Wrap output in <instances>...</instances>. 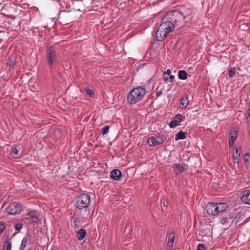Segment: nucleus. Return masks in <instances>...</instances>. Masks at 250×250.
Segmentation results:
<instances>
[{"label":"nucleus","instance_id":"aec40b11","mask_svg":"<svg viewBox=\"0 0 250 250\" xmlns=\"http://www.w3.org/2000/svg\"><path fill=\"white\" fill-rule=\"evenodd\" d=\"M12 244L10 239H6L4 243L2 250H11Z\"/></svg>","mask_w":250,"mask_h":250},{"label":"nucleus","instance_id":"72a5a7b5","mask_svg":"<svg viewBox=\"0 0 250 250\" xmlns=\"http://www.w3.org/2000/svg\"><path fill=\"white\" fill-rule=\"evenodd\" d=\"M74 227L76 228H78L79 226L78 224V219L76 218L74 221Z\"/></svg>","mask_w":250,"mask_h":250},{"label":"nucleus","instance_id":"0eeeda50","mask_svg":"<svg viewBox=\"0 0 250 250\" xmlns=\"http://www.w3.org/2000/svg\"><path fill=\"white\" fill-rule=\"evenodd\" d=\"M185 117L181 114H176L171 121L169 126L171 128H174L180 125L181 122L184 120Z\"/></svg>","mask_w":250,"mask_h":250},{"label":"nucleus","instance_id":"9d476101","mask_svg":"<svg viewBox=\"0 0 250 250\" xmlns=\"http://www.w3.org/2000/svg\"><path fill=\"white\" fill-rule=\"evenodd\" d=\"M167 237L168 238L167 243V248L169 249H172L173 247L174 243L175 240V234L174 231H172L167 234Z\"/></svg>","mask_w":250,"mask_h":250},{"label":"nucleus","instance_id":"dca6fc26","mask_svg":"<svg viewBox=\"0 0 250 250\" xmlns=\"http://www.w3.org/2000/svg\"><path fill=\"white\" fill-rule=\"evenodd\" d=\"M31 218H32L33 221L34 223H37L39 221L37 215V211L35 210H32L29 211L27 214Z\"/></svg>","mask_w":250,"mask_h":250},{"label":"nucleus","instance_id":"9b49d317","mask_svg":"<svg viewBox=\"0 0 250 250\" xmlns=\"http://www.w3.org/2000/svg\"><path fill=\"white\" fill-rule=\"evenodd\" d=\"M237 137V132L236 131L232 130L230 131L229 138V146L230 148L232 147L234 141Z\"/></svg>","mask_w":250,"mask_h":250},{"label":"nucleus","instance_id":"bb28decb","mask_svg":"<svg viewBox=\"0 0 250 250\" xmlns=\"http://www.w3.org/2000/svg\"><path fill=\"white\" fill-rule=\"evenodd\" d=\"M23 227V224L17 223L15 225V229L16 231H19Z\"/></svg>","mask_w":250,"mask_h":250},{"label":"nucleus","instance_id":"c9c22d12","mask_svg":"<svg viewBox=\"0 0 250 250\" xmlns=\"http://www.w3.org/2000/svg\"><path fill=\"white\" fill-rule=\"evenodd\" d=\"M175 77L174 75H170L169 76V81L170 82H173V79H174Z\"/></svg>","mask_w":250,"mask_h":250},{"label":"nucleus","instance_id":"c85d7f7f","mask_svg":"<svg viewBox=\"0 0 250 250\" xmlns=\"http://www.w3.org/2000/svg\"><path fill=\"white\" fill-rule=\"evenodd\" d=\"M85 91L87 95H88L90 97H92L94 95V92L92 89H89L88 87L85 88Z\"/></svg>","mask_w":250,"mask_h":250},{"label":"nucleus","instance_id":"2f4dec72","mask_svg":"<svg viewBox=\"0 0 250 250\" xmlns=\"http://www.w3.org/2000/svg\"><path fill=\"white\" fill-rule=\"evenodd\" d=\"M11 153H12V155L13 156H16V155H17L18 154V150L16 148V147L13 148V149L12 150Z\"/></svg>","mask_w":250,"mask_h":250},{"label":"nucleus","instance_id":"f704fd0d","mask_svg":"<svg viewBox=\"0 0 250 250\" xmlns=\"http://www.w3.org/2000/svg\"><path fill=\"white\" fill-rule=\"evenodd\" d=\"M226 219L227 218H222L221 219H220V223L223 225L224 224L226 223Z\"/></svg>","mask_w":250,"mask_h":250},{"label":"nucleus","instance_id":"a211bd4d","mask_svg":"<svg viewBox=\"0 0 250 250\" xmlns=\"http://www.w3.org/2000/svg\"><path fill=\"white\" fill-rule=\"evenodd\" d=\"M187 135V132H183L182 131H179L176 134L175 140H183L186 138Z\"/></svg>","mask_w":250,"mask_h":250},{"label":"nucleus","instance_id":"20e7f679","mask_svg":"<svg viewBox=\"0 0 250 250\" xmlns=\"http://www.w3.org/2000/svg\"><path fill=\"white\" fill-rule=\"evenodd\" d=\"M90 202V196L86 194H82L77 198L76 207L80 210L86 208L89 206Z\"/></svg>","mask_w":250,"mask_h":250},{"label":"nucleus","instance_id":"2eb2a0df","mask_svg":"<svg viewBox=\"0 0 250 250\" xmlns=\"http://www.w3.org/2000/svg\"><path fill=\"white\" fill-rule=\"evenodd\" d=\"M87 234L86 231L85 229H81L79 230L76 234L77 238L79 240H83L86 236Z\"/></svg>","mask_w":250,"mask_h":250},{"label":"nucleus","instance_id":"a878e982","mask_svg":"<svg viewBox=\"0 0 250 250\" xmlns=\"http://www.w3.org/2000/svg\"><path fill=\"white\" fill-rule=\"evenodd\" d=\"M236 72L235 68H231L229 72V76L230 78L233 77Z\"/></svg>","mask_w":250,"mask_h":250},{"label":"nucleus","instance_id":"6ab92c4d","mask_svg":"<svg viewBox=\"0 0 250 250\" xmlns=\"http://www.w3.org/2000/svg\"><path fill=\"white\" fill-rule=\"evenodd\" d=\"M235 148V152L233 153L232 155V157L234 160H237V163H238L240 157V152H239V151L241 150V148L237 147Z\"/></svg>","mask_w":250,"mask_h":250},{"label":"nucleus","instance_id":"e433bc0d","mask_svg":"<svg viewBox=\"0 0 250 250\" xmlns=\"http://www.w3.org/2000/svg\"><path fill=\"white\" fill-rule=\"evenodd\" d=\"M171 73V71L170 69H168L167 70V71L164 72V74H167L168 75H170Z\"/></svg>","mask_w":250,"mask_h":250},{"label":"nucleus","instance_id":"4be33fe9","mask_svg":"<svg viewBox=\"0 0 250 250\" xmlns=\"http://www.w3.org/2000/svg\"><path fill=\"white\" fill-rule=\"evenodd\" d=\"M28 238L27 237H25L23 238L21 243V244L19 250H24L27 244Z\"/></svg>","mask_w":250,"mask_h":250},{"label":"nucleus","instance_id":"5701e85b","mask_svg":"<svg viewBox=\"0 0 250 250\" xmlns=\"http://www.w3.org/2000/svg\"><path fill=\"white\" fill-rule=\"evenodd\" d=\"M244 162L246 166H250V154L249 153L245 154Z\"/></svg>","mask_w":250,"mask_h":250},{"label":"nucleus","instance_id":"b1692460","mask_svg":"<svg viewBox=\"0 0 250 250\" xmlns=\"http://www.w3.org/2000/svg\"><path fill=\"white\" fill-rule=\"evenodd\" d=\"M7 64L9 65V67L10 69H13L16 65V62L15 61V60H13L11 58H9L7 61Z\"/></svg>","mask_w":250,"mask_h":250},{"label":"nucleus","instance_id":"f3484780","mask_svg":"<svg viewBox=\"0 0 250 250\" xmlns=\"http://www.w3.org/2000/svg\"><path fill=\"white\" fill-rule=\"evenodd\" d=\"M189 102V100L188 99V95H186L185 97L181 98L180 104L184 108L187 107V106L188 105Z\"/></svg>","mask_w":250,"mask_h":250},{"label":"nucleus","instance_id":"412c9836","mask_svg":"<svg viewBox=\"0 0 250 250\" xmlns=\"http://www.w3.org/2000/svg\"><path fill=\"white\" fill-rule=\"evenodd\" d=\"M178 77L179 79L186 80L187 79V74L185 70H180L178 71Z\"/></svg>","mask_w":250,"mask_h":250},{"label":"nucleus","instance_id":"7ed1b4c3","mask_svg":"<svg viewBox=\"0 0 250 250\" xmlns=\"http://www.w3.org/2000/svg\"><path fill=\"white\" fill-rule=\"evenodd\" d=\"M47 63L50 69L55 66L57 61V53L55 48L53 46H49L46 49Z\"/></svg>","mask_w":250,"mask_h":250},{"label":"nucleus","instance_id":"a19ab883","mask_svg":"<svg viewBox=\"0 0 250 250\" xmlns=\"http://www.w3.org/2000/svg\"><path fill=\"white\" fill-rule=\"evenodd\" d=\"M31 250V249H28V250Z\"/></svg>","mask_w":250,"mask_h":250},{"label":"nucleus","instance_id":"c756f323","mask_svg":"<svg viewBox=\"0 0 250 250\" xmlns=\"http://www.w3.org/2000/svg\"><path fill=\"white\" fill-rule=\"evenodd\" d=\"M247 116L246 118L247 123L250 124V107L247 109Z\"/></svg>","mask_w":250,"mask_h":250},{"label":"nucleus","instance_id":"423d86ee","mask_svg":"<svg viewBox=\"0 0 250 250\" xmlns=\"http://www.w3.org/2000/svg\"><path fill=\"white\" fill-rule=\"evenodd\" d=\"M205 210L209 215L214 216L218 214V212H217L216 203L213 202L208 203L205 207Z\"/></svg>","mask_w":250,"mask_h":250},{"label":"nucleus","instance_id":"ea45409f","mask_svg":"<svg viewBox=\"0 0 250 250\" xmlns=\"http://www.w3.org/2000/svg\"><path fill=\"white\" fill-rule=\"evenodd\" d=\"M43 27L44 28H47L46 26H44Z\"/></svg>","mask_w":250,"mask_h":250},{"label":"nucleus","instance_id":"58836bf2","mask_svg":"<svg viewBox=\"0 0 250 250\" xmlns=\"http://www.w3.org/2000/svg\"><path fill=\"white\" fill-rule=\"evenodd\" d=\"M168 77H165L164 80L165 81L167 82L168 80Z\"/></svg>","mask_w":250,"mask_h":250},{"label":"nucleus","instance_id":"393cba45","mask_svg":"<svg viewBox=\"0 0 250 250\" xmlns=\"http://www.w3.org/2000/svg\"><path fill=\"white\" fill-rule=\"evenodd\" d=\"M110 129V126L109 125L104 126V127L102 128V133L103 135L107 134Z\"/></svg>","mask_w":250,"mask_h":250},{"label":"nucleus","instance_id":"cd10ccee","mask_svg":"<svg viewBox=\"0 0 250 250\" xmlns=\"http://www.w3.org/2000/svg\"><path fill=\"white\" fill-rule=\"evenodd\" d=\"M6 228L5 224L4 222H0V234H1Z\"/></svg>","mask_w":250,"mask_h":250},{"label":"nucleus","instance_id":"f03ea898","mask_svg":"<svg viewBox=\"0 0 250 250\" xmlns=\"http://www.w3.org/2000/svg\"><path fill=\"white\" fill-rule=\"evenodd\" d=\"M146 86H139L133 88L127 95L128 103L134 104L143 99L146 93Z\"/></svg>","mask_w":250,"mask_h":250},{"label":"nucleus","instance_id":"6e6552de","mask_svg":"<svg viewBox=\"0 0 250 250\" xmlns=\"http://www.w3.org/2000/svg\"><path fill=\"white\" fill-rule=\"evenodd\" d=\"M165 139L162 136L159 135L156 137H151L149 138L148 144L150 146L159 145L163 144Z\"/></svg>","mask_w":250,"mask_h":250},{"label":"nucleus","instance_id":"473e14b6","mask_svg":"<svg viewBox=\"0 0 250 250\" xmlns=\"http://www.w3.org/2000/svg\"><path fill=\"white\" fill-rule=\"evenodd\" d=\"M159 88V87H158L156 88V95L157 97L160 96L161 95V94H162V89H160V90H158Z\"/></svg>","mask_w":250,"mask_h":250},{"label":"nucleus","instance_id":"4c0bfd02","mask_svg":"<svg viewBox=\"0 0 250 250\" xmlns=\"http://www.w3.org/2000/svg\"><path fill=\"white\" fill-rule=\"evenodd\" d=\"M163 206L165 207H167L168 205V202L167 201H165L163 202Z\"/></svg>","mask_w":250,"mask_h":250},{"label":"nucleus","instance_id":"ddd939ff","mask_svg":"<svg viewBox=\"0 0 250 250\" xmlns=\"http://www.w3.org/2000/svg\"><path fill=\"white\" fill-rule=\"evenodd\" d=\"M122 173L118 169H114L110 172V178L114 180L119 181L122 177Z\"/></svg>","mask_w":250,"mask_h":250},{"label":"nucleus","instance_id":"f8f14e48","mask_svg":"<svg viewBox=\"0 0 250 250\" xmlns=\"http://www.w3.org/2000/svg\"><path fill=\"white\" fill-rule=\"evenodd\" d=\"M241 197L242 201L246 204L250 205V190H246L243 192Z\"/></svg>","mask_w":250,"mask_h":250},{"label":"nucleus","instance_id":"4468645a","mask_svg":"<svg viewBox=\"0 0 250 250\" xmlns=\"http://www.w3.org/2000/svg\"><path fill=\"white\" fill-rule=\"evenodd\" d=\"M217 212H218V214L222 213L228 208V205L226 203H216Z\"/></svg>","mask_w":250,"mask_h":250},{"label":"nucleus","instance_id":"39448f33","mask_svg":"<svg viewBox=\"0 0 250 250\" xmlns=\"http://www.w3.org/2000/svg\"><path fill=\"white\" fill-rule=\"evenodd\" d=\"M6 212L9 215H15L20 214L22 211V207L20 203L14 202L10 203L6 208Z\"/></svg>","mask_w":250,"mask_h":250},{"label":"nucleus","instance_id":"f257e3e1","mask_svg":"<svg viewBox=\"0 0 250 250\" xmlns=\"http://www.w3.org/2000/svg\"><path fill=\"white\" fill-rule=\"evenodd\" d=\"M192 12L190 9L183 11L172 10L168 12L161 20L160 24L156 26L157 30L155 38L157 41H162L167 35L173 31L177 26L178 28L185 26L187 22L192 19Z\"/></svg>","mask_w":250,"mask_h":250},{"label":"nucleus","instance_id":"1a4fd4ad","mask_svg":"<svg viewBox=\"0 0 250 250\" xmlns=\"http://www.w3.org/2000/svg\"><path fill=\"white\" fill-rule=\"evenodd\" d=\"M174 168V171L176 175H179L187 169V167L186 166L185 163H176L175 164L173 167Z\"/></svg>","mask_w":250,"mask_h":250},{"label":"nucleus","instance_id":"7c9ffc66","mask_svg":"<svg viewBox=\"0 0 250 250\" xmlns=\"http://www.w3.org/2000/svg\"><path fill=\"white\" fill-rule=\"evenodd\" d=\"M206 245L204 244H199L197 247L196 250H205Z\"/></svg>","mask_w":250,"mask_h":250}]
</instances>
